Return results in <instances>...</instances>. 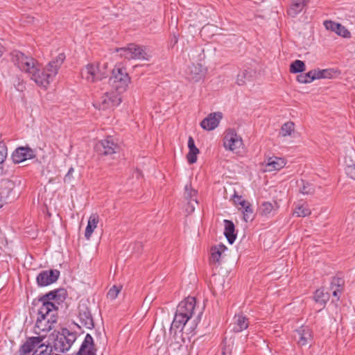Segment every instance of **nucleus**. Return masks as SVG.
<instances>
[{
    "label": "nucleus",
    "instance_id": "12",
    "mask_svg": "<svg viewBox=\"0 0 355 355\" xmlns=\"http://www.w3.org/2000/svg\"><path fill=\"white\" fill-rule=\"evenodd\" d=\"M223 145L225 149L236 151L243 145L242 139L233 131H230L225 135Z\"/></svg>",
    "mask_w": 355,
    "mask_h": 355
},
{
    "label": "nucleus",
    "instance_id": "52",
    "mask_svg": "<svg viewBox=\"0 0 355 355\" xmlns=\"http://www.w3.org/2000/svg\"><path fill=\"white\" fill-rule=\"evenodd\" d=\"M4 51H5L4 46H0V58L2 56Z\"/></svg>",
    "mask_w": 355,
    "mask_h": 355
},
{
    "label": "nucleus",
    "instance_id": "25",
    "mask_svg": "<svg viewBox=\"0 0 355 355\" xmlns=\"http://www.w3.org/2000/svg\"><path fill=\"white\" fill-rule=\"evenodd\" d=\"M99 216L96 214H92L89 216L85 232V236L87 240L90 239L93 232L96 228Z\"/></svg>",
    "mask_w": 355,
    "mask_h": 355
},
{
    "label": "nucleus",
    "instance_id": "43",
    "mask_svg": "<svg viewBox=\"0 0 355 355\" xmlns=\"http://www.w3.org/2000/svg\"><path fill=\"white\" fill-rule=\"evenodd\" d=\"M198 202L197 200V198H193L192 200L188 201L185 210L188 214H191L195 210V205H198Z\"/></svg>",
    "mask_w": 355,
    "mask_h": 355
},
{
    "label": "nucleus",
    "instance_id": "37",
    "mask_svg": "<svg viewBox=\"0 0 355 355\" xmlns=\"http://www.w3.org/2000/svg\"><path fill=\"white\" fill-rule=\"evenodd\" d=\"M96 66L98 67V75H99V79L98 80H101L104 78H106L108 74L107 71V63H103V64H98Z\"/></svg>",
    "mask_w": 355,
    "mask_h": 355
},
{
    "label": "nucleus",
    "instance_id": "21",
    "mask_svg": "<svg viewBox=\"0 0 355 355\" xmlns=\"http://www.w3.org/2000/svg\"><path fill=\"white\" fill-rule=\"evenodd\" d=\"M307 0H291L287 14L291 17H295L306 6Z\"/></svg>",
    "mask_w": 355,
    "mask_h": 355
},
{
    "label": "nucleus",
    "instance_id": "17",
    "mask_svg": "<svg viewBox=\"0 0 355 355\" xmlns=\"http://www.w3.org/2000/svg\"><path fill=\"white\" fill-rule=\"evenodd\" d=\"M77 355H96V349L94 346V339L89 334H87L82 343Z\"/></svg>",
    "mask_w": 355,
    "mask_h": 355
},
{
    "label": "nucleus",
    "instance_id": "40",
    "mask_svg": "<svg viewBox=\"0 0 355 355\" xmlns=\"http://www.w3.org/2000/svg\"><path fill=\"white\" fill-rule=\"evenodd\" d=\"M322 73H323V75H321L322 76H323V78H332L336 76L337 75H339L340 72L334 69H322Z\"/></svg>",
    "mask_w": 355,
    "mask_h": 355
},
{
    "label": "nucleus",
    "instance_id": "16",
    "mask_svg": "<svg viewBox=\"0 0 355 355\" xmlns=\"http://www.w3.org/2000/svg\"><path fill=\"white\" fill-rule=\"evenodd\" d=\"M44 336L29 337L26 342L20 347L18 352L21 354H30L36 347H39L43 341Z\"/></svg>",
    "mask_w": 355,
    "mask_h": 355
},
{
    "label": "nucleus",
    "instance_id": "22",
    "mask_svg": "<svg viewBox=\"0 0 355 355\" xmlns=\"http://www.w3.org/2000/svg\"><path fill=\"white\" fill-rule=\"evenodd\" d=\"M189 320L190 319H189L188 316H186L176 311L170 328V332L171 333L173 329H180L181 331H182L184 328H186L187 323Z\"/></svg>",
    "mask_w": 355,
    "mask_h": 355
},
{
    "label": "nucleus",
    "instance_id": "4",
    "mask_svg": "<svg viewBox=\"0 0 355 355\" xmlns=\"http://www.w3.org/2000/svg\"><path fill=\"white\" fill-rule=\"evenodd\" d=\"M76 338V333L71 332L67 329H63L62 333L59 334L55 339L53 348L56 352L64 353L71 348Z\"/></svg>",
    "mask_w": 355,
    "mask_h": 355
},
{
    "label": "nucleus",
    "instance_id": "11",
    "mask_svg": "<svg viewBox=\"0 0 355 355\" xmlns=\"http://www.w3.org/2000/svg\"><path fill=\"white\" fill-rule=\"evenodd\" d=\"M35 157V151L28 146L18 147L12 154V159L15 164H19L26 159Z\"/></svg>",
    "mask_w": 355,
    "mask_h": 355
},
{
    "label": "nucleus",
    "instance_id": "24",
    "mask_svg": "<svg viewBox=\"0 0 355 355\" xmlns=\"http://www.w3.org/2000/svg\"><path fill=\"white\" fill-rule=\"evenodd\" d=\"M189 153L187 155V159L189 164H194L197 161V155L199 153L198 148H196L192 137L188 139Z\"/></svg>",
    "mask_w": 355,
    "mask_h": 355
},
{
    "label": "nucleus",
    "instance_id": "7",
    "mask_svg": "<svg viewBox=\"0 0 355 355\" xmlns=\"http://www.w3.org/2000/svg\"><path fill=\"white\" fill-rule=\"evenodd\" d=\"M96 151L101 155H112L116 153L119 146L112 137L108 136L105 139L99 141L95 146Z\"/></svg>",
    "mask_w": 355,
    "mask_h": 355
},
{
    "label": "nucleus",
    "instance_id": "6",
    "mask_svg": "<svg viewBox=\"0 0 355 355\" xmlns=\"http://www.w3.org/2000/svg\"><path fill=\"white\" fill-rule=\"evenodd\" d=\"M207 69L201 64L189 65L185 71L186 78L192 83H198L203 80L207 75Z\"/></svg>",
    "mask_w": 355,
    "mask_h": 355
},
{
    "label": "nucleus",
    "instance_id": "50",
    "mask_svg": "<svg viewBox=\"0 0 355 355\" xmlns=\"http://www.w3.org/2000/svg\"><path fill=\"white\" fill-rule=\"evenodd\" d=\"M341 282L342 280L340 279H334L333 281L334 284H336L338 287L341 286Z\"/></svg>",
    "mask_w": 355,
    "mask_h": 355
},
{
    "label": "nucleus",
    "instance_id": "2",
    "mask_svg": "<svg viewBox=\"0 0 355 355\" xmlns=\"http://www.w3.org/2000/svg\"><path fill=\"white\" fill-rule=\"evenodd\" d=\"M67 296L64 288H58L35 299L33 305L37 307V318L35 326V333L48 332L57 322V311L58 305Z\"/></svg>",
    "mask_w": 355,
    "mask_h": 355
},
{
    "label": "nucleus",
    "instance_id": "23",
    "mask_svg": "<svg viewBox=\"0 0 355 355\" xmlns=\"http://www.w3.org/2000/svg\"><path fill=\"white\" fill-rule=\"evenodd\" d=\"M223 222L225 225L224 235L227 238L228 242L230 244H232L236 238L234 224L230 220H224Z\"/></svg>",
    "mask_w": 355,
    "mask_h": 355
},
{
    "label": "nucleus",
    "instance_id": "27",
    "mask_svg": "<svg viewBox=\"0 0 355 355\" xmlns=\"http://www.w3.org/2000/svg\"><path fill=\"white\" fill-rule=\"evenodd\" d=\"M329 294L327 293H324V289L320 288L315 291L313 295V300L318 304L320 305V308L319 311L324 307L327 302L329 300Z\"/></svg>",
    "mask_w": 355,
    "mask_h": 355
},
{
    "label": "nucleus",
    "instance_id": "54",
    "mask_svg": "<svg viewBox=\"0 0 355 355\" xmlns=\"http://www.w3.org/2000/svg\"><path fill=\"white\" fill-rule=\"evenodd\" d=\"M207 31V26H204L202 27V30H201V33H204Z\"/></svg>",
    "mask_w": 355,
    "mask_h": 355
},
{
    "label": "nucleus",
    "instance_id": "34",
    "mask_svg": "<svg viewBox=\"0 0 355 355\" xmlns=\"http://www.w3.org/2000/svg\"><path fill=\"white\" fill-rule=\"evenodd\" d=\"M252 77V71L243 70L241 71L237 76L236 83L239 85H243L246 80H250Z\"/></svg>",
    "mask_w": 355,
    "mask_h": 355
},
{
    "label": "nucleus",
    "instance_id": "38",
    "mask_svg": "<svg viewBox=\"0 0 355 355\" xmlns=\"http://www.w3.org/2000/svg\"><path fill=\"white\" fill-rule=\"evenodd\" d=\"M184 196L188 201L192 200L193 198H197V191L193 189L191 185L187 184L185 186Z\"/></svg>",
    "mask_w": 355,
    "mask_h": 355
},
{
    "label": "nucleus",
    "instance_id": "1",
    "mask_svg": "<svg viewBox=\"0 0 355 355\" xmlns=\"http://www.w3.org/2000/svg\"><path fill=\"white\" fill-rule=\"evenodd\" d=\"M10 55L12 61L21 71L26 73L37 85L44 87H46L58 73V69L65 59V55L63 53H59L48 64L46 71H44L40 69L37 61L21 51H14Z\"/></svg>",
    "mask_w": 355,
    "mask_h": 355
},
{
    "label": "nucleus",
    "instance_id": "15",
    "mask_svg": "<svg viewBox=\"0 0 355 355\" xmlns=\"http://www.w3.org/2000/svg\"><path fill=\"white\" fill-rule=\"evenodd\" d=\"M196 302L195 297H188L178 304L176 311L191 319L193 314Z\"/></svg>",
    "mask_w": 355,
    "mask_h": 355
},
{
    "label": "nucleus",
    "instance_id": "44",
    "mask_svg": "<svg viewBox=\"0 0 355 355\" xmlns=\"http://www.w3.org/2000/svg\"><path fill=\"white\" fill-rule=\"evenodd\" d=\"M324 26L327 30L336 32V29L339 26V23H336L332 21H324Z\"/></svg>",
    "mask_w": 355,
    "mask_h": 355
},
{
    "label": "nucleus",
    "instance_id": "57",
    "mask_svg": "<svg viewBox=\"0 0 355 355\" xmlns=\"http://www.w3.org/2000/svg\"><path fill=\"white\" fill-rule=\"evenodd\" d=\"M17 355H30V354H21V353L19 352H18Z\"/></svg>",
    "mask_w": 355,
    "mask_h": 355
},
{
    "label": "nucleus",
    "instance_id": "14",
    "mask_svg": "<svg viewBox=\"0 0 355 355\" xmlns=\"http://www.w3.org/2000/svg\"><path fill=\"white\" fill-rule=\"evenodd\" d=\"M294 338L299 345H306L311 341L312 331L308 326H302L296 329Z\"/></svg>",
    "mask_w": 355,
    "mask_h": 355
},
{
    "label": "nucleus",
    "instance_id": "36",
    "mask_svg": "<svg viewBox=\"0 0 355 355\" xmlns=\"http://www.w3.org/2000/svg\"><path fill=\"white\" fill-rule=\"evenodd\" d=\"M311 214L310 209L305 205H300L296 207L294 211V214L297 217H305Z\"/></svg>",
    "mask_w": 355,
    "mask_h": 355
},
{
    "label": "nucleus",
    "instance_id": "5",
    "mask_svg": "<svg viewBox=\"0 0 355 355\" xmlns=\"http://www.w3.org/2000/svg\"><path fill=\"white\" fill-rule=\"evenodd\" d=\"M120 55L126 59H138L148 60L150 55L143 49V46H128L116 49Z\"/></svg>",
    "mask_w": 355,
    "mask_h": 355
},
{
    "label": "nucleus",
    "instance_id": "56",
    "mask_svg": "<svg viewBox=\"0 0 355 355\" xmlns=\"http://www.w3.org/2000/svg\"><path fill=\"white\" fill-rule=\"evenodd\" d=\"M195 326H196V324H195ZM195 327H191V328H190V329H191V332H192V331H193V329H195Z\"/></svg>",
    "mask_w": 355,
    "mask_h": 355
},
{
    "label": "nucleus",
    "instance_id": "10",
    "mask_svg": "<svg viewBox=\"0 0 355 355\" xmlns=\"http://www.w3.org/2000/svg\"><path fill=\"white\" fill-rule=\"evenodd\" d=\"M59 276L58 270H43L37 276V283L40 286H46L55 282Z\"/></svg>",
    "mask_w": 355,
    "mask_h": 355
},
{
    "label": "nucleus",
    "instance_id": "3",
    "mask_svg": "<svg viewBox=\"0 0 355 355\" xmlns=\"http://www.w3.org/2000/svg\"><path fill=\"white\" fill-rule=\"evenodd\" d=\"M130 83V78L126 69L121 63L117 64L112 70V76L109 79V83L112 88L117 93L124 92Z\"/></svg>",
    "mask_w": 355,
    "mask_h": 355
},
{
    "label": "nucleus",
    "instance_id": "29",
    "mask_svg": "<svg viewBox=\"0 0 355 355\" xmlns=\"http://www.w3.org/2000/svg\"><path fill=\"white\" fill-rule=\"evenodd\" d=\"M275 206H277L276 202L272 204L270 202H264L259 207V214L261 216H269L275 210Z\"/></svg>",
    "mask_w": 355,
    "mask_h": 355
},
{
    "label": "nucleus",
    "instance_id": "13",
    "mask_svg": "<svg viewBox=\"0 0 355 355\" xmlns=\"http://www.w3.org/2000/svg\"><path fill=\"white\" fill-rule=\"evenodd\" d=\"M222 118L223 114L220 112L210 113L201 121L200 126L204 130H213L218 127Z\"/></svg>",
    "mask_w": 355,
    "mask_h": 355
},
{
    "label": "nucleus",
    "instance_id": "30",
    "mask_svg": "<svg viewBox=\"0 0 355 355\" xmlns=\"http://www.w3.org/2000/svg\"><path fill=\"white\" fill-rule=\"evenodd\" d=\"M305 71V64L303 61L296 60L290 65V71L293 73H301Z\"/></svg>",
    "mask_w": 355,
    "mask_h": 355
},
{
    "label": "nucleus",
    "instance_id": "8",
    "mask_svg": "<svg viewBox=\"0 0 355 355\" xmlns=\"http://www.w3.org/2000/svg\"><path fill=\"white\" fill-rule=\"evenodd\" d=\"M78 318L80 324L87 329L94 327V322L87 302H80L78 306Z\"/></svg>",
    "mask_w": 355,
    "mask_h": 355
},
{
    "label": "nucleus",
    "instance_id": "49",
    "mask_svg": "<svg viewBox=\"0 0 355 355\" xmlns=\"http://www.w3.org/2000/svg\"><path fill=\"white\" fill-rule=\"evenodd\" d=\"M73 171V168H70L67 174L65 175V178H64V181H67L68 180L70 179V176L72 173V172Z\"/></svg>",
    "mask_w": 355,
    "mask_h": 355
},
{
    "label": "nucleus",
    "instance_id": "33",
    "mask_svg": "<svg viewBox=\"0 0 355 355\" xmlns=\"http://www.w3.org/2000/svg\"><path fill=\"white\" fill-rule=\"evenodd\" d=\"M295 124L294 123L289 121L284 123L280 130L279 134L282 137L289 136L294 132Z\"/></svg>",
    "mask_w": 355,
    "mask_h": 355
},
{
    "label": "nucleus",
    "instance_id": "42",
    "mask_svg": "<svg viewBox=\"0 0 355 355\" xmlns=\"http://www.w3.org/2000/svg\"><path fill=\"white\" fill-rule=\"evenodd\" d=\"M200 53V54L198 55V59L201 60V54L204 52V49L202 48V46H192L191 48L189 50V55H190V53H191V57L193 59L196 58V55H194V53Z\"/></svg>",
    "mask_w": 355,
    "mask_h": 355
},
{
    "label": "nucleus",
    "instance_id": "19",
    "mask_svg": "<svg viewBox=\"0 0 355 355\" xmlns=\"http://www.w3.org/2000/svg\"><path fill=\"white\" fill-rule=\"evenodd\" d=\"M231 326L232 331L236 333L241 332L248 327V318L243 315H236L234 318V322Z\"/></svg>",
    "mask_w": 355,
    "mask_h": 355
},
{
    "label": "nucleus",
    "instance_id": "18",
    "mask_svg": "<svg viewBox=\"0 0 355 355\" xmlns=\"http://www.w3.org/2000/svg\"><path fill=\"white\" fill-rule=\"evenodd\" d=\"M98 67L93 64H88L81 70V76L88 82L94 83L98 81L99 75L97 73Z\"/></svg>",
    "mask_w": 355,
    "mask_h": 355
},
{
    "label": "nucleus",
    "instance_id": "32",
    "mask_svg": "<svg viewBox=\"0 0 355 355\" xmlns=\"http://www.w3.org/2000/svg\"><path fill=\"white\" fill-rule=\"evenodd\" d=\"M313 71H310L306 73H301L297 76V80L300 83H310L315 80Z\"/></svg>",
    "mask_w": 355,
    "mask_h": 355
},
{
    "label": "nucleus",
    "instance_id": "41",
    "mask_svg": "<svg viewBox=\"0 0 355 355\" xmlns=\"http://www.w3.org/2000/svg\"><path fill=\"white\" fill-rule=\"evenodd\" d=\"M337 35L343 37H349L350 32L343 25L339 24V26L336 29L335 32Z\"/></svg>",
    "mask_w": 355,
    "mask_h": 355
},
{
    "label": "nucleus",
    "instance_id": "47",
    "mask_svg": "<svg viewBox=\"0 0 355 355\" xmlns=\"http://www.w3.org/2000/svg\"><path fill=\"white\" fill-rule=\"evenodd\" d=\"M233 200L235 204H239V202L245 201L244 200H242L241 196H238L236 194H234L233 196Z\"/></svg>",
    "mask_w": 355,
    "mask_h": 355
},
{
    "label": "nucleus",
    "instance_id": "28",
    "mask_svg": "<svg viewBox=\"0 0 355 355\" xmlns=\"http://www.w3.org/2000/svg\"><path fill=\"white\" fill-rule=\"evenodd\" d=\"M225 250H227V248L224 245H218L217 246L212 247L211 249L210 257L211 263H219L222 253H223Z\"/></svg>",
    "mask_w": 355,
    "mask_h": 355
},
{
    "label": "nucleus",
    "instance_id": "9",
    "mask_svg": "<svg viewBox=\"0 0 355 355\" xmlns=\"http://www.w3.org/2000/svg\"><path fill=\"white\" fill-rule=\"evenodd\" d=\"M121 103L120 94L114 92H106L99 99V109L105 110L107 108L118 106Z\"/></svg>",
    "mask_w": 355,
    "mask_h": 355
},
{
    "label": "nucleus",
    "instance_id": "20",
    "mask_svg": "<svg viewBox=\"0 0 355 355\" xmlns=\"http://www.w3.org/2000/svg\"><path fill=\"white\" fill-rule=\"evenodd\" d=\"M286 164V159L279 157H268L266 161V166L268 171H279Z\"/></svg>",
    "mask_w": 355,
    "mask_h": 355
},
{
    "label": "nucleus",
    "instance_id": "45",
    "mask_svg": "<svg viewBox=\"0 0 355 355\" xmlns=\"http://www.w3.org/2000/svg\"><path fill=\"white\" fill-rule=\"evenodd\" d=\"M35 352H37V355H50V352H48V346L44 345L42 343Z\"/></svg>",
    "mask_w": 355,
    "mask_h": 355
},
{
    "label": "nucleus",
    "instance_id": "51",
    "mask_svg": "<svg viewBox=\"0 0 355 355\" xmlns=\"http://www.w3.org/2000/svg\"><path fill=\"white\" fill-rule=\"evenodd\" d=\"M349 170H350V173H354L355 174V164L349 167Z\"/></svg>",
    "mask_w": 355,
    "mask_h": 355
},
{
    "label": "nucleus",
    "instance_id": "55",
    "mask_svg": "<svg viewBox=\"0 0 355 355\" xmlns=\"http://www.w3.org/2000/svg\"><path fill=\"white\" fill-rule=\"evenodd\" d=\"M3 203H2V199L0 198V208L2 207Z\"/></svg>",
    "mask_w": 355,
    "mask_h": 355
},
{
    "label": "nucleus",
    "instance_id": "31",
    "mask_svg": "<svg viewBox=\"0 0 355 355\" xmlns=\"http://www.w3.org/2000/svg\"><path fill=\"white\" fill-rule=\"evenodd\" d=\"M7 148L6 145L0 142V175H3L6 173V171L3 168V163L7 157Z\"/></svg>",
    "mask_w": 355,
    "mask_h": 355
},
{
    "label": "nucleus",
    "instance_id": "48",
    "mask_svg": "<svg viewBox=\"0 0 355 355\" xmlns=\"http://www.w3.org/2000/svg\"><path fill=\"white\" fill-rule=\"evenodd\" d=\"M341 293V290L338 288L336 290L333 291V295L334 297H336L338 299H339V295Z\"/></svg>",
    "mask_w": 355,
    "mask_h": 355
},
{
    "label": "nucleus",
    "instance_id": "46",
    "mask_svg": "<svg viewBox=\"0 0 355 355\" xmlns=\"http://www.w3.org/2000/svg\"><path fill=\"white\" fill-rule=\"evenodd\" d=\"M315 73V75L313 76V77H315V79H320V78H323V76H322L321 75H323V73H322V70H313Z\"/></svg>",
    "mask_w": 355,
    "mask_h": 355
},
{
    "label": "nucleus",
    "instance_id": "53",
    "mask_svg": "<svg viewBox=\"0 0 355 355\" xmlns=\"http://www.w3.org/2000/svg\"><path fill=\"white\" fill-rule=\"evenodd\" d=\"M22 89H23V85H19L18 87H17V90H22Z\"/></svg>",
    "mask_w": 355,
    "mask_h": 355
},
{
    "label": "nucleus",
    "instance_id": "35",
    "mask_svg": "<svg viewBox=\"0 0 355 355\" xmlns=\"http://www.w3.org/2000/svg\"><path fill=\"white\" fill-rule=\"evenodd\" d=\"M302 187L300 189V191L301 193L304 195H311L313 194L315 192V189L312 184L309 182H304V180H301Z\"/></svg>",
    "mask_w": 355,
    "mask_h": 355
},
{
    "label": "nucleus",
    "instance_id": "39",
    "mask_svg": "<svg viewBox=\"0 0 355 355\" xmlns=\"http://www.w3.org/2000/svg\"><path fill=\"white\" fill-rule=\"evenodd\" d=\"M121 286H117L114 285L112 288H110L107 294V297L112 300H115L117 297L120 291H121Z\"/></svg>",
    "mask_w": 355,
    "mask_h": 355
},
{
    "label": "nucleus",
    "instance_id": "26",
    "mask_svg": "<svg viewBox=\"0 0 355 355\" xmlns=\"http://www.w3.org/2000/svg\"><path fill=\"white\" fill-rule=\"evenodd\" d=\"M241 209L243 214V220L245 222L252 221L254 219L253 209L251 205L247 201L239 202Z\"/></svg>",
    "mask_w": 355,
    "mask_h": 355
},
{
    "label": "nucleus",
    "instance_id": "58",
    "mask_svg": "<svg viewBox=\"0 0 355 355\" xmlns=\"http://www.w3.org/2000/svg\"><path fill=\"white\" fill-rule=\"evenodd\" d=\"M225 354H226L225 352L223 351L222 353V355H225Z\"/></svg>",
    "mask_w": 355,
    "mask_h": 355
}]
</instances>
